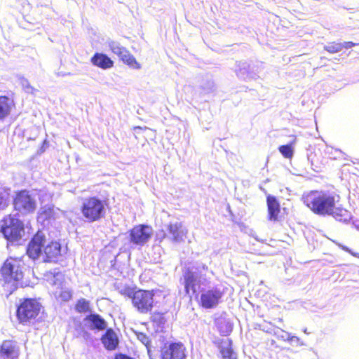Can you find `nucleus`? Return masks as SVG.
Returning <instances> with one entry per match:
<instances>
[{
    "instance_id": "nucleus-1",
    "label": "nucleus",
    "mask_w": 359,
    "mask_h": 359,
    "mask_svg": "<svg viewBox=\"0 0 359 359\" xmlns=\"http://www.w3.org/2000/svg\"><path fill=\"white\" fill-rule=\"evenodd\" d=\"M305 205L320 216H332L339 221L349 218L348 211L339 205V195L323 190H313L304 196Z\"/></svg>"
},
{
    "instance_id": "nucleus-2",
    "label": "nucleus",
    "mask_w": 359,
    "mask_h": 359,
    "mask_svg": "<svg viewBox=\"0 0 359 359\" xmlns=\"http://www.w3.org/2000/svg\"><path fill=\"white\" fill-rule=\"evenodd\" d=\"M24 266L20 260L10 258L6 260L1 267V273L5 278L4 288L12 294L17 288L23 287L24 283L23 269Z\"/></svg>"
},
{
    "instance_id": "nucleus-3",
    "label": "nucleus",
    "mask_w": 359,
    "mask_h": 359,
    "mask_svg": "<svg viewBox=\"0 0 359 359\" xmlns=\"http://www.w3.org/2000/svg\"><path fill=\"white\" fill-rule=\"evenodd\" d=\"M1 222V232L8 242H18L25 236L24 224L15 215H8Z\"/></svg>"
},
{
    "instance_id": "nucleus-4",
    "label": "nucleus",
    "mask_w": 359,
    "mask_h": 359,
    "mask_svg": "<svg viewBox=\"0 0 359 359\" xmlns=\"http://www.w3.org/2000/svg\"><path fill=\"white\" fill-rule=\"evenodd\" d=\"M81 212L88 222L99 220L105 214L104 201L95 196L85 198L82 203Z\"/></svg>"
},
{
    "instance_id": "nucleus-5",
    "label": "nucleus",
    "mask_w": 359,
    "mask_h": 359,
    "mask_svg": "<svg viewBox=\"0 0 359 359\" xmlns=\"http://www.w3.org/2000/svg\"><path fill=\"white\" fill-rule=\"evenodd\" d=\"M13 205L15 210L23 215L32 213L36 208V195L29 191H20L13 199Z\"/></svg>"
},
{
    "instance_id": "nucleus-6",
    "label": "nucleus",
    "mask_w": 359,
    "mask_h": 359,
    "mask_svg": "<svg viewBox=\"0 0 359 359\" xmlns=\"http://www.w3.org/2000/svg\"><path fill=\"white\" fill-rule=\"evenodd\" d=\"M41 304L34 299H25L18 307L17 316L22 323H31L38 316Z\"/></svg>"
},
{
    "instance_id": "nucleus-7",
    "label": "nucleus",
    "mask_w": 359,
    "mask_h": 359,
    "mask_svg": "<svg viewBox=\"0 0 359 359\" xmlns=\"http://www.w3.org/2000/svg\"><path fill=\"white\" fill-rule=\"evenodd\" d=\"M154 292L139 290L133 296V306L141 313H147L151 310L154 304Z\"/></svg>"
},
{
    "instance_id": "nucleus-8",
    "label": "nucleus",
    "mask_w": 359,
    "mask_h": 359,
    "mask_svg": "<svg viewBox=\"0 0 359 359\" xmlns=\"http://www.w3.org/2000/svg\"><path fill=\"white\" fill-rule=\"evenodd\" d=\"M154 231L151 226L140 224L130 231V241L134 245L143 246L151 239Z\"/></svg>"
},
{
    "instance_id": "nucleus-9",
    "label": "nucleus",
    "mask_w": 359,
    "mask_h": 359,
    "mask_svg": "<svg viewBox=\"0 0 359 359\" xmlns=\"http://www.w3.org/2000/svg\"><path fill=\"white\" fill-rule=\"evenodd\" d=\"M46 243L45 234L39 231L29 241L27 248V254L33 260L43 255L42 248Z\"/></svg>"
},
{
    "instance_id": "nucleus-10",
    "label": "nucleus",
    "mask_w": 359,
    "mask_h": 359,
    "mask_svg": "<svg viewBox=\"0 0 359 359\" xmlns=\"http://www.w3.org/2000/svg\"><path fill=\"white\" fill-rule=\"evenodd\" d=\"M185 289L187 293L194 295L195 297L202 302V289L201 280L194 272H188L185 276Z\"/></svg>"
},
{
    "instance_id": "nucleus-11",
    "label": "nucleus",
    "mask_w": 359,
    "mask_h": 359,
    "mask_svg": "<svg viewBox=\"0 0 359 359\" xmlns=\"http://www.w3.org/2000/svg\"><path fill=\"white\" fill-rule=\"evenodd\" d=\"M185 348L182 344L172 343L161 349V359H185Z\"/></svg>"
},
{
    "instance_id": "nucleus-12",
    "label": "nucleus",
    "mask_w": 359,
    "mask_h": 359,
    "mask_svg": "<svg viewBox=\"0 0 359 359\" xmlns=\"http://www.w3.org/2000/svg\"><path fill=\"white\" fill-rule=\"evenodd\" d=\"M84 326L90 330L103 331L107 327V321L97 313H90L83 318Z\"/></svg>"
},
{
    "instance_id": "nucleus-13",
    "label": "nucleus",
    "mask_w": 359,
    "mask_h": 359,
    "mask_svg": "<svg viewBox=\"0 0 359 359\" xmlns=\"http://www.w3.org/2000/svg\"><path fill=\"white\" fill-rule=\"evenodd\" d=\"M43 262H57L61 257V245L56 241H51L43 247Z\"/></svg>"
},
{
    "instance_id": "nucleus-14",
    "label": "nucleus",
    "mask_w": 359,
    "mask_h": 359,
    "mask_svg": "<svg viewBox=\"0 0 359 359\" xmlns=\"http://www.w3.org/2000/svg\"><path fill=\"white\" fill-rule=\"evenodd\" d=\"M224 292L217 288H212L203 293V307L212 309L216 307L221 302Z\"/></svg>"
},
{
    "instance_id": "nucleus-15",
    "label": "nucleus",
    "mask_w": 359,
    "mask_h": 359,
    "mask_svg": "<svg viewBox=\"0 0 359 359\" xmlns=\"http://www.w3.org/2000/svg\"><path fill=\"white\" fill-rule=\"evenodd\" d=\"M165 230L168 231V239L175 243L181 242L186 234L184 228L179 222L166 225Z\"/></svg>"
},
{
    "instance_id": "nucleus-16",
    "label": "nucleus",
    "mask_w": 359,
    "mask_h": 359,
    "mask_svg": "<svg viewBox=\"0 0 359 359\" xmlns=\"http://www.w3.org/2000/svg\"><path fill=\"white\" fill-rule=\"evenodd\" d=\"M267 219L269 221L277 222L280 219V205L276 196H266Z\"/></svg>"
},
{
    "instance_id": "nucleus-17",
    "label": "nucleus",
    "mask_w": 359,
    "mask_h": 359,
    "mask_svg": "<svg viewBox=\"0 0 359 359\" xmlns=\"http://www.w3.org/2000/svg\"><path fill=\"white\" fill-rule=\"evenodd\" d=\"M0 356L4 359H17L18 348L15 342L9 340L4 341L0 347Z\"/></svg>"
},
{
    "instance_id": "nucleus-18",
    "label": "nucleus",
    "mask_w": 359,
    "mask_h": 359,
    "mask_svg": "<svg viewBox=\"0 0 359 359\" xmlns=\"http://www.w3.org/2000/svg\"><path fill=\"white\" fill-rule=\"evenodd\" d=\"M101 341L104 348L109 351L115 350L119 343L116 334L111 328L107 329L104 334L101 338Z\"/></svg>"
},
{
    "instance_id": "nucleus-19",
    "label": "nucleus",
    "mask_w": 359,
    "mask_h": 359,
    "mask_svg": "<svg viewBox=\"0 0 359 359\" xmlns=\"http://www.w3.org/2000/svg\"><path fill=\"white\" fill-rule=\"evenodd\" d=\"M93 65L103 69L113 67L114 62L105 54L96 53L90 59Z\"/></svg>"
},
{
    "instance_id": "nucleus-20",
    "label": "nucleus",
    "mask_w": 359,
    "mask_h": 359,
    "mask_svg": "<svg viewBox=\"0 0 359 359\" xmlns=\"http://www.w3.org/2000/svg\"><path fill=\"white\" fill-rule=\"evenodd\" d=\"M13 101L6 96H0V121H3L11 113Z\"/></svg>"
},
{
    "instance_id": "nucleus-21",
    "label": "nucleus",
    "mask_w": 359,
    "mask_h": 359,
    "mask_svg": "<svg viewBox=\"0 0 359 359\" xmlns=\"http://www.w3.org/2000/svg\"><path fill=\"white\" fill-rule=\"evenodd\" d=\"M220 348V353L223 359H236L233 356V349L231 348V341L229 339H222L218 344Z\"/></svg>"
},
{
    "instance_id": "nucleus-22",
    "label": "nucleus",
    "mask_w": 359,
    "mask_h": 359,
    "mask_svg": "<svg viewBox=\"0 0 359 359\" xmlns=\"http://www.w3.org/2000/svg\"><path fill=\"white\" fill-rule=\"evenodd\" d=\"M108 46L110 50L114 54L117 55L120 59L126 56L127 50L124 47L121 46L119 43L114 41H109Z\"/></svg>"
},
{
    "instance_id": "nucleus-23",
    "label": "nucleus",
    "mask_w": 359,
    "mask_h": 359,
    "mask_svg": "<svg viewBox=\"0 0 359 359\" xmlns=\"http://www.w3.org/2000/svg\"><path fill=\"white\" fill-rule=\"evenodd\" d=\"M121 60L133 69H139L141 67L140 63L137 62L134 56L128 50L126 53V56L121 57Z\"/></svg>"
},
{
    "instance_id": "nucleus-24",
    "label": "nucleus",
    "mask_w": 359,
    "mask_h": 359,
    "mask_svg": "<svg viewBox=\"0 0 359 359\" xmlns=\"http://www.w3.org/2000/svg\"><path fill=\"white\" fill-rule=\"evenodd\" d=\"M76 310L79 313H86L90 311L89 301L83 298L79 299L76 304Z\"/></svg>"
},
{
    "instance_id": "nucleus-25",
    "label": "nucleus",
    "mask_w": 359,
    "mask_h": 359,
    "mask_svg": "<svg viewBox=\"0 0 359 359\" xmlns=\"http://www.w3.org/2000/svg\"><path fill=\"white\" fill-rule=\"evenodd\" d=\"M325 50L330 53H336L342 50L341 43L332 41L324 47Z\"/></svg>"
},
{
    "instance_id": "nucleus-26",
    "label": "nucleus",
    "mask_w": 359,
    "mask_h": 359,
    "mask_svg": "<svg viewBox=\"0 0 359 359\" xmlns=\"http://www.w3.org/2000/svg\"><path fill=\"white\" fill-rule=\"evenodd\" d=\"M9 204V192L6 190L0 191V211L4 210Z\"/></svg>"
},
{
    "instance_id": "nucleus-27",
    "label": "nucleus",
    "mask_w": 359,
    "mask_h": 359,
    "mask_svg": "<svg viewBox=\"0 0 359 359\" xmlns=\"http://www.w3.org/2000/svg\"><path fill=\"white\" fill-rule=\"evenodd\" d=\"M278 150L285 158H290L293 156V148L290 144L281 145Z\"/></svg>"
},
{
    "instance_id": "nucleus-28",
    "label": "nucleus",
    "mask_w": 359,
    "mask_h": 359,
    "mask_svg": "<svg viewBox=\"0 0 359 359\" xmlns=\"http://www.w3.org/2000/svg\"><path fill=\"white\" fill-rule=\"evenodd\" d=\"M55 295L64 302H67L72 298V293L69 290L61 289L59 293L55 292Z\"/></svg>"
},
{
    "instance_id": "nucleus-29",
    "label": "nucleus",
    "mask_w": 359,
    "mask_h": 359,
    "mask_svg": "<svg viewBox=\"0 0 359 359\" xmlns=\"http://www.w3.org/2000/svg\"><path fill=\"white\" fill-rule=\"evenodd\" d=\"M53 208L51 207H46L42 208V211L40 213V218L45 220V219H49L52 217L53 214Z\"/></svg>"
},
{
    "instance_id": "nucleus-30",
    "label": "nucleus",
    "mask_w": 359,
    "mask_h": 359,
    "mask_svg": "<svg viewBox=\"0 0 359 359\" xmlns=\"http://www.w3.org/2000/svg\"><path fill=\"white\" fill-rule=\"evenodd\" d=\"M151 320L154 323H156L158 325H163L165 323V319L163 313H155L151 316Z\"/></svg>"
},
{
    "instance_id": "nucleus-31",
    "label": "nucleus",
    "mask_w": 359,
    "mask_h": 359,
    "mask_svg": "<svg viewBox=\"0 0 359 359\" xmlns=\"http://www.w3.org/2000/svg\"><path fill=\"white\" fill-rule=\"evenodd\" d=\"M21 85L23 89L25 90V92L28 93H33L34 89L32 86H31V85L27 79H22L21 80Z\"/></svg>"
},
{
    "instance_id": "nucleus-32",
    "label": "nucleus",
    "mask_w": 359,
    "mask_h": 359,
    "mask_svg": "<svg viewBox=\"0 0 359 359\" xmlns=\"http://www.w3.org/2000/svg\"><path fill=\"white\" fill-rule=\"evenodd\" d=\"M137 337L138 340L148 348V345L149 344L150 342L149 337H147L145 334L142 332L138 333L137 334Z\"/></svg>"
},
{
    "instance_id": "nucleus-33",
    "label": "nucleus",
    "mask_w": 359,
    "mask_h": 359,
    "mask_svg": "<svg viewBox=\"0 0 359 359\" xmlns=\"http://www.w3.org/2000/svg\"><path fill=\"white\" fill-rule=\"evenodd\" d=\"M120 292L127 297H130L133 299V296L135 292L128 287H125L120 290Z\"/></svg>"
},
{
    "instance_id": "nucleus-34",
    "label": "nucleus",
    "mask_w": 359,
    "mask_h": 359,
    "mask_svg": "<svg viewBox=\"0 0 359 359\" xmlns=\"http://www.w3.org/2000/svg\"><path fill=\"white\" fill-rule=\"evenodd\" d=\"M356 45H358V44L355 43H353L352 41H346V42H344V43H341L342 48H346V49L354 47Z\"/></svg>"
},
{
    "instance_id": "nucleus-35",
    "label": "nucleus",
    "mask_w": 359,
    "mask_h": 359,
    "mask_svg": "<svg viewBox=\"0 0 359 359\" xmlns=\"http://www.w3.org/2000/svg\"><path fill=\"white\" fill-rule=\"evenodd\" d=\"M156 238L157 239L160 240V241H162V239L167 238H168V233H166L163 230L156 233Z\"/></svg>"
},
{
    "instance_id": "nucleus-36",
    "label": "nucleus",
    "mask_w": 359,
    "mask_h": 359,
    "mask_svg": "<svg viewBox=\"0 0 359 359\" xmlns=\"http://www.w3.org/2000/svg\"><path fill=\"white\" fill-rule=\"evenodd\" d=\"M116 359H133V358L130 356L121 354L119 355V357L116 358Z\"/></svg>"
},
{
    "instance_id": "nucleus-37",
    "label": "nucleus",
    "mask_w": 359,
    "mask_h": 359,
    "mask_svg": "<svg viewBox=\"0 0 359 359\" xmlns=\"http://www.w3.org/2000/svg\"><path fill=\"white\" fill-rule=\"evenodd\" d=\"M341 249H342V250H345V251H346V252H349V253H351V255H353V256H356V255H355V254L352 253V252H351V250H350L347 247H346V246H342V247H341Z\"/></svg>"
}]
</instances>
